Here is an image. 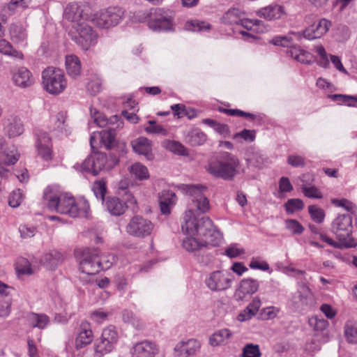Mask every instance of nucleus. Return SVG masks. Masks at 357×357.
<instances>
[{"mask_svg":"<svg viewBox=\"0 0 357 357\" xmlns=\"http://www.w3.org/2000/svg\"><path fill=\"white\" fill-rule=\"evenodd\" d=\"M124 10L119 6H110L93 15V23L99 28L108 29L116 26L124 16Z\"/></svg>","mask_w":357,"mask_h":357,"instance_id":"1a4fd4ad","label":"nucleus"},{"mask_svg":"<svg viewBox=\"0 0 357 357\" xmlns=\"http://www.w3.org/2000/svg\"><path fill=\"white\" fill-rule=\"evenodd\" d=\"M165 148L174 154L183 156H188L189 151L188 149L181 142L174 140H168L164 144Z\"/></svg>","mask_w":357,"mask_h":357,"instance_id":"79ce46f5","label":"nucleus"},{"mask_svg":"<svg viewBox=\"0 0 357 357\" xmlns=\"http://www.w3.org/2000/svg\"><path fill=\"white\" fill-rule=\"evenodd\" d=\"M245 251L243 248H240L238 244L232 243L227 246L222 255H226L229 258H236L242 255H244Z\"/></svg>","mask_w":357,"mask_h":357,"instance_id":"bf43d9fd","label":"nucleus"},{"mask_svg":"<svg viewBox=\"0 0 357 357\" xmlns=\"http://www.w3.org/2000/svg\"><path fill=\"white\" fill-rule=\"evenodd\" d=\"M239 138L248 142H252L256 138V132L254 130L243 129L233 136L234 139L238 140Z\"/></svg>","mask_w":357,"mask_h":357,"instance_id":"69168bd1","label":"nucleus"},{"mask_svg":"<svg viewBox=\"0 0 357 357\" xmlns=\"http://www.w3.org/2000/svg\"><path fill=\"white\" fill-rule=\"evenodd\" d=\"M243 357H260L261 352L258 344H248L243 349Z\"/></svg>","mask_w":357,"mask_h":357,"instance_id":"774afa93","label":"nucleus"},{"mask_svg":"<svg viewBox=\"0 0 357 357\" xmlns=\"http://www.w3.org/2000/svg\"><path fill=\"white\" fill-rule=\"evenodd\" d=\"M66 68L68 74L73 78L79 75L81 72V62L75 55H68L66 57Z\"/></svg>","mask_w":357,"mask_h":357,"instance_id":"c9c22d12","label":"nucleus"},{"mask_svg":"<svg viewBox=\"0 0 357 357\" xmlns=\"http://www.w3.org/2000/svg\"><path fill=\"white\" fill-rule=\"evenodd\" d=\"M309 324L317 332L324 331L328 326L327 320L314 317L309 319Z\"/></svg>","mask_w":357,"mask_h":357,"instance_id":"0e129e2a","label":"nucleus"},{"mask_svg":"<svg viewBox=\"0 0 357 357\" xmlns=\"http://www.w3.org/2000/svg\"><path fill=\"white\" fill-rule=\"evenodd\" d=\"M43 260L49 268L53 269L61 262V255L56 251H52L45 254Z\"/></svg>","mask_w":357,"mask_h":357,"instance_id":"de8ad7c7","label":"nucleus"},{"mask_svg":"<svg viewBox=\"0 0 357 357\" xmlns=\"http://www.w3.org/2000/svg\"><path fill=\"white\" fill-rule=\"evenodd\" d=\"M13 80L21 88L29 87L34 83L32 73L25 67H20L13 73Z\"/></svg>","mask_w":357,"mask_h":357,"instance_id":"5701e85b","label":"nucleus"},{"mask_svg":"<svg viewBox=\"0 0 357 357\" xmlns=\"http://www.w3.org/2000/svg\"><path fill=\"white\" fill-rule=\"evenodd\" d=\"M119 340L117 331L114 326H109L103 329L100 337L93 343L95 356L103 357L111 353L115 348Z\"/></svg>","mask_w":357,"mask_h":357,"instance_id":"0eeeda50","label":"nucleus"},{"mask_svg":"<svg viewBox=\"0 0 357 357\" xmlns=\"http://www.w3.org/2000/svg\"><path fill=\"white\" fill-rule=\"evenodd\" d=\"M271 43L274 45L287 47L289 48L294 46L292 45L293 39L290 35L275 36L271 40Z\"/></svg>","mask_w":357,"mask_h":357,"instance_id":"680f3d73","label":"nucleus"},{"mask_svg":"<svg viewBox=\"0 0 357 357\" xmlns=\"http://www.w3.org/2000/svg\"><path fill=\"white\" fill-rule=\"evenodd\" d=\"M319 238L326 243L328 245L335 248H339V249H342V248H354V244H351L350 243H345V242H343V241H334L333 238H331V237L328 236L326 234H323V233H320L319 234Z\"/></svg>","mask_w":357,"mask_h":357,"instance_id":"603ef678","label":"nucleus"},{"mask_svg":"<svg viewBox=\"0 0 357 357\" xmlns=\"http://www.w3.org/2000/svg\"><path fill=\"white\" fill-rule=\"evenodd\" d=\"M75 33L70 32L69 34L74 40L83 50H88L91 46L96 44L98 34L91 26L84 23H79L75 26Z\"/></svg>","mask_w":357,"mask_h":357,"instance_id":"9b49d317","label":"nucleus"},{"mask_svg":"<svg viewBox=\"0 0 357 357\" xmlns=\"http://www.w3.org/2000/svg\"><path fill=\"white\" fill-rule=\"evenodd\" d=\"M93 191L97 199L103 202L105 200V194L107 192L106 182L104 180L95 181L93 185Z\"/></svg>","mask_w":357,"mask_h":357,"instance_id":"864d4df0","label":"nucleus"},{"mask_svg":"<svg viewBox=\"0 0 357 357\" xmlns=\"http://www.w3.org/2000/svg\"><path fill=\"white\" fill-rule=\"evenodd\" d=\"M31 0H10L3 6L0 19L2 22H6L9 17L18 12H22L28 8Z\"/></svg>","mask_w":357,"mask_h":357,"instance_id":"f3484780","label":"nucleus"},{"mask_svg":"<svg viewBox=\"0 0 357 357\" xmlns=\"http://www.w3.org/2000/svg\"><path fill=\"white\" fill-rule=\"evenodd\" d=\"M26 319L30 327L38 328L40 330L45 329L50 321V317L45 314L35 312L29 313Z\"/></svg>","mask_w":357,"mask_h":357,"instance_id":"c756f323","label":"nucleus"},{"mask_svg":"<svg viewBox=\"0 0 357 357\" xmlns=\"http://www.w3.org/2000/svg\"><path fill=\"white\" fill-rule=\"evenodd\" d=\"M201 344L195 339L178 342L174 347L175 357H189L195 355L200 349Z\"/></svg>","mask_w":357,"mask_h":357,"instance_id":"aec40b11","label":"nucleus"},{"mask_svg":"<svg viewBox=\"0 0 357 357\" xmlns=\"http://www.w3.org/2000/svg\"><path fill=\"white\" fill-rule=\"evenodd\" d=\"M90 112L94 123L100 128H108L109 126L117 125L119 122H123L116 115L107 119L102 113L92 107L90 109Z\"/></svg>","mask_w":357,"mask_h":357,"instance_id":"cd10ccee","label":"nucleus"},{"mask_svg":"<svg viewBox=\"0 0 357 357\" xmlns=\"http://www.w3.org/2000/svg\"><path fill=\"white\" fill-rule=\"evenodd\" d=\"M43 198L49 210L72 218L86 215L89 209L87 201L77 203L74 197L62 194L52 186H47L44 190Z\"/></svg>","mask_w":357,"mask_h":357,"instance_id":"f03ea898","label":"nucleus"},{"mask_svg":"<svg viewBox=\"0 0 357 357\" xmlns=\"http://www.w3.org/2000/svg\"><path fill=\"white\" fill-rule=\"evenodd\" d=\"M153 227L151 220L141 215H135L127 225L126 231L134 237L145 238L151 234Z\"/></svg>","mask_w":357,"mask_h":357,"instance_id":"f8f14e48","label":"nucleus"},{"mask_svg":"<svg viewBox=\"0 0 357 357\" xmlns=\"http://www.w3.org/2000/svg\"><path fill=\"white\" fill-rule=\"evenodd\" d=\"M331 26V22L323 18L307 26L303 31L302 35L303 38L309 40L320 38L328 32Z\"/></svg>","mask_w":357,"mask_h":357,"instance_id":"dca6fc26","label":"nucleus"},{"mask_svg":"<svg viewBox=\"0 0 357 357\" xmlns=\"http://www.w3.org/2000/svg\"><path fill=\"white\" fill-rule=\"evenodd\" d=\"M259 284L257 280L252 278L243 279L236 291V295L240 299H243L246 295L255 294L259 289Z\"/></svg>","mask_w":357,"mask_h":357,"instance_id":"bb28decb","label":"nucleus"},{"mask_svg":"<svg viewBox=\"0 0 357 357\" xmlns=\"http://www.w3.org/2000/svg\"><path fill=\"white\" fill-rule=\"evenodd\" d=\"M0 53L19 59L24 58L22 52L15 50L6 39L0 40Z\"/></svg>","mask_w":357,"mask_h":357,"instance_id":"ea45409f","label":"nucleus"},{"mask_svg":"<svg viewBox=\"0 0 357 357\" xmlns=\"http://www.w3.org/2000/svg\"><path fill=\"white\" fill-rule=\"evenodd\" d=\"M231 279L220 271H214L206 280L207 287L212 291H222L230 287Z\"/></svg>","mask_w":357,"mask_h":357,"instance_id":"a211bd4d","label":"nucleus"},{"mask_svg":"<svg viewBox=\"0 0 357 357\" xmlns=\"http://www.w3.org/2000/svg\"><path fill=\"white\" fill-rule=\"evenodd\" d=\"M199 229L198 236L203 238L201 241L204 243V247L208 245L216 246L219 244L222 237V234L208 217H204Z\"/></svg>","mask_w":357,"mask_h":357,"instance_id":"ddd939ff","label":"nucleus"},{"mask_svg":"<svg viewBox=\"0 0 357 357\" xmlns=\"http://www.w3.org/2000/svg\"><path fill=\"white\" fill-rule=\"evenodd\" d=\"M344 334L347 340L349 343H357V323L347 324L345 326Z\"/></svg>","mask_w":357,"mask_h":357,"instance_id":"6e6d98bb","label":"nucleus"},{"mask_svg":"<svg viewBox=\"0 0 357 357\" xmlns=\"http://www.w3.org/2000/svg\"><path fill=\"white\" fill-rule=\"evenodd\" d=\"M102 203L112 215L120 216L126 211L125 204L116 197H107Z\"/></svg>","mask_w":357,"mask_h":357,"instance_id":"a878e982","label":"nucleus"},{"mask_svg":"<svg viewBox=\"0 0 357 357\" xmlns=\"http://www.w3.org/2000/svg\"><path fill=\"white\" fill-rule=\"evenodd\" d=\"M257 15L259 17L271 21L281 19L286 13L283 6L274 4L260 8L257 11Z\"/></svg>","mask_w":357,"mask_h":357,"instance_id":"4be33fe9","label":"nucleus"},{"mask_svg":"<svg viewBox=\"0 0 357 357\" xmlns=\"http://www.w3.org/2000/svg\"><path fill=\"white\" fill-rule=\"evenodd\" d=\"M36 149L37 155L45 162L51 161L54 157L51 137L47 132L38 130L36 132Z\"/></svg>","mask_w":357,"mask_h":357,"instance_id":"4468645a","label":"nucleus"},{"mask_svg":"<svg viewBox=\"0 0 357 357\" xmlns=\"http://www.w3.org/2000/svg\"><path fill=\"white\" fill-rule=\"evenodd\" d=\"M285 227L293 234H301L304 231V227L302 225L294 219L285 220Z\"/></svg>","mask_w":357,"mask_h":357,"instance_id":"338daca9","label":"nucleus"},{"mask_svg":"<svg viewBox=\"0 0 357 357\" xmlns=\"http://www.w3.org/2000/svg\"><path fill=\"white\" fill-rule=\"evenodd\" d=\"M233 333L229 329H220L213 333L209 338V343L212 347L227 344Z\"/></svg>","mask_w":357,"mask_h":357,"instance_id":"2f4dec72","label":"nucleus"},{"mask_svg":"<svg viewBox=\"0 0 357 357\" xmlns=\"http://www.w3.org/2000/svg\"><path fill=\"white\" fill-rule=\"evenodd\" d=\"M206 140V134L198 128L190 130L184 138L185 142L192 146H201L204 144Z\"/></svg>","mask_w":357,"mask_h":357,"instance_id":"473e14b6","label":"nucleus"},{"mask_svg":"<svg viewBox=\"0 0 357 357\" xmlns=\"http://www.w3.org/2000/svg\"><path fill=\"white\" fill-rule=\"evenodd\" d=\"M158 352V348L155 342L142 341L134 345L132 350V357H155Z\"/></svg>","mask_w":357,"mask_h":357,"instance_id":"412c9836","label":"nucleus"},{"mask_svg":"<svg viewBox=\"0 0 357 357\" xmlns=\"http://www.w3.org/2000/svg\"><path fill=\"white\" fill-rule=\"evenodd\" d=\"M130 172L139 180L147 179L149 177L147 167L139 162L130 166Z\"/></svg>","mask_w":357,"mask_h":357,"instance_id":"a18cd8bd","label":"nucleus"},{"mask_svg":"<svg viewBox=\"0 0 357 357\" xmlns=\"http://www.w3.org/2000/svg\"><path fill=\"white\" fill-rule=\"evenodd\" d=\"M66 116L63 113H58L52 119V121L54 123V127L50 129L51 132H57L62 133L66 130L65 125Z\"/></svg>","mask_w":357,"mask_h":357,"instance_id":"13d9d810","label":"nucleus"},{"mask_svg":"<svg viewBox=\"0 0 357 357\" xmlns=\"http://www.w3.org/2000/svg\"><path fill=\"white\" fill-rule=\"evenodd\" d=\"M134 151L138 154L144 155L149 158L151 147L149 141L146 138H139L132 144Z\"/></svg>","mask_w":357,"mask_h":357,"instance_id":"a19ab883","label":"nucleus"},{"mask_svg":"<svg viewBox=\"0 0 357 357\" xmlns=\"http://www.w3.org/2000/svg\"><path fill=\"white\" fill-rule=\"evenodd\" d=\"M301 190L304 195L307 198L321 199L323 197L321 192L315 186L303 185Z\"/></svg>","mask_w":357,"mask_h":357,"instance_id":"e2e57ef3","label":"nucleus"},{"mask_svg":"<svg viewBox=\"0 0 357 357\" xmlns=\"http://www.w3.org/2000/svg\"><path fill=\"white\" fill-rule=\"evenodd\" d=\"M287 55L303 64H310L312 59V55L309 52L301 49L298 45L288 49L287 50Z\"/></svg>","mask_w":357,"mask_h":357,"instance_id":"7c9ffc66","label":"nucleus"},{"mask_svg":"<svg viewBox=\"0 0 357 357\" xmlns=\"http://www.w3.org/2000/svg\"><path fill=\"white\" fill-rule=\"evenodd\" d=\"M42 84L48 93L57 96L66 90L68 82L62 69L49 66L42 72Z\"/></svg>","mask_w":357,"mask_h":357,"instance_id":"39448f33","label":"nucleus"},{"mask_svg":"<svg viewBox=\"0 0 357 357\" xmlns=\"http://www.w3.org/2000/svg\"><path fill=\"white\" fill-rule=\"evenodd\" d=\"M246 160L249 165L260 169L265 164L266 158L259 152H253L249 155Z\"/></svg>","mask_w":357,"mask_h":357,"instance_id":"09e8293b","label":"nucleus"},{"mask_svg":"<svg viewBox=\"0 0 357 357\" xmlns=\"http://www.w3.org/2000/svg\"><path fill=\"white\" fill-rule=\"evenodd\" d=\"M308 213L311 219L316 223H322L325 218L324 211L316 205H310L308 206Z\"/></svg>","mask_w":357,"mask_h":357,"instance_id":"3c124183","label":"nucleus"},{"mask_svg":"<svg viewBox=\"0 0 357 357\" xmlns=\"http://www.w3.org/2000/svg\"><path fill=\"white\" fill-rule=\"evenodd\" d=\"M4 130L9 137H16L24 132V125L20 118L12 116L8 119Z\"/></svg>","mask_w":357,"mask_h":357,"instance_id":"c85d7f7f","label":"nucleus"},{"mask_svg":"<svg viewBox=\"0 0 357 357\" xmlns=\"http://www.w3.org/2000/svg\"><path fill=\"white\" fill-rule=\"evenodd\" d=\"M176 196L171 190H162L159 196V204L161 213L164 215H169L172 207L176 203Z\"/></svg>","mask_w":357,"mask_h":357,"instance_id":"393cba45","label":"nucleus"},{"mask_svg":"<svg viewBox=\"0 0 357 357\" xmlns=\"http://www.w3.org/2000/svg\"><path fill=\"white\" fill-rule=\"evenodd\" d=\"M328 98L333 101L337 102L340 105L357 107V96L346 94H330Z\"/></svg>","mask_w":357,"mask_h":357,"instance_id":"e433bc0d","label":"nucleus"},{"mask_svg":"<svg viewBox=\"0 0 357 357\" xmlns=\"http://www.w3.org/2000/svg\"><path fill=\"white\" fill-rule=\"evenodd\" d=\"M10 39L15 43H23L27 38L26 29L20 23H13L9 27Z\"/></svg>","mask_w":357,"mask_h":357,"instance_id":"f704fd0d","label":"nucleus"},{"mask_svg":"<svg viewBox=\"0 0 357 357\" xmlns=\"http://www.w3.org/2000/svg\"><path fill=\"white\" fill-rule=\"evenodd\" d=\"M298 297L300 302L305 305H311L313 302L312 293L305 284H301L298 289Z\"/></svg>","mask_w":357,"mask_h":357,"instance_id":"37998d69","label":"nucleus"},{"mask_svg":"<svg viewBox=\"0 0 357 357\" xmlns=\"http://www.w3.org/2000/svg\"><path fill=\"white\" fill-rule=\"evenodd\" d=\"M19 158L20 155L16 152L12 155L6 153L3 161L0 160V176L1 178H8L11 175L10 171L6 168V165H14L19 160Z\"/></svg>","mask_w":357,"mask_h":357,"instance_id":"58836bf2","label":"nucleus"},{"mask_svg":"<svg viewBox=\"0 0 357 357\" xmlns=\"http://www.w3.org/2000/svg\"><path fill=\"white\" fill-rule=\"evenodd\" d=\"M118 162V159L114 155L108 156L104 153H97L88 156L82 163H76L74 168L78 171L96 176L102 170L111 169Z\"/></svg>","mask_w":357,"mask_h":357,"instance_id":"20e7f679","label":"nucleus"},{"mask_svg":"<svg viewBox=\"0 0 357 357\" xmlns=\"http://www.w3.org/2000/svg\"><path fill=\"white\" fill-rule=\"evenodd\" d=\"M24 199V195L20 189L13 190L8 198V204L13 208L18 207Z\"/></svg>","mask_w":357,"mask_h":357,"instance_id":"052dcab7","label":"nucleus"},{"mask_svg":"<svg viewBox=\"0 0 357 357\" xmlns=\"http://www.w3.org/2000/svg\"><path fill=\"white\" fill-rule=\"evenodd\" d=\"M93 340V333L91 325L87 321L81 323L75 341V347L79 350L90 344Z\"/></svg>","mask_w":357,"mask_h":357,"instance_id":"6ab92c4d","label":"nucleus"},{"mask_svg":"<svg viewBox=\"0 0 357 357\" xmlns=\"http://www.w3.org/2000/svg\"><path fill=\"white\" fill-rule=\"evenodd\" d=\"M180 188L190 196L191 202L189 209L184 214L181 229L186 234L198 235L204 217L199 218L198 215L209 209V201L203 193L206 188L202 185H181Z\"/></svg>","mask_w":357,"mask_h":357,"instance_id":"f257e3e1","label":"nucleus"},{"mask_svg":"<svg viewBox=\"0 0 357 357\" xmlns=\"http://www.w3.org/2000/svg\"><path fill=\"white\" fill-rule=\"evenodd\" d=\"M206 169L214 177L231 181L240 172V161L236 155L225 151L216 160L210 161Z\"/></svg>","mask_w":357,"mask_h":357,"instance_id":"7ed1b4c3","label":"nucleus"},{"mask_svg":"<svg viewBox=\"0 0 357 357\" xmlns=\"http://www.w3.org/2000/svg\"><path fill=\"white\" fill-rule=\"evenodd\" d=\"M185 27L188 30L192 31L202 32L207 31L211 29V24L206 22L193 20L188 22Z\"/></svg>","mask_w":357,"mask_h":357,"instance_id":"8fccbe9b","label":"nucleus"},{"mask_svg":"<svg viewBox=\"0 0 357 357\" xmlns=\"http://www.w3.org/2000/svg\"><path fill=\"white\" fill-rule=\"evenodd\" d=\"M86 6L79 5L77 3H69L63 11V18L73 23V28L79 23H84L88 15L84 13Z\"/></svg>","mask_w":357,"mask_h":357,"instance_id":"2eb2a0df","label":"nucleus"},{"mask_svg":"<svg viewBox=\"0 0 357 357\" xmlns=\"http://www.w3.org/2000/svg\"><path fill=\"white\" fill-rule=\"evenodd\" d=\"M100 262V271L109 269L116 261V257L114 255H100L98 250V259Z\"/></svg>","mask_w":357,"mask_h":357,"instance_id":"5fc2aeb1","label":"nucleus"},{"mask_svg":"<svg viewBox=\"0 0 357 357\" xmlns=\"http://www.w3.org/2000/svg\"><path fill=\"white\" fill-rule=\"evenodd\" d=\"M261 306V301L259 298H255L251 303L238 315L237 319L239 321H245L250 319L258 312Z\"/></svg>","mask_w":357,"mask_h":357,"instance_id":"72a5a7b5","label":"nucleus"},{"mask_svg":"<svg viewBox=\"0 0 357 357\" xmlns=\"http://www.w3.org/2000/svg\"><path fill=\"white\" fill-rule=\"evenodd\" d=\"M75 257L82 273L87 275H95L100 272L98 249L85 248L77 250Z\"/></svg>","mask_w":357,"mask_h":357,"instance_id":"6e6552de","label":"nucleus"},{"mask_svg":"<svg viewBox=\"0 0 357 357\" xmlns=\"http://www.w3.org/2000/svg\"><path fill=\"white\" fill-rule=\"evenodd\" d=\"M243 15H245V13L242 12L238 8H232L224 14L222 17V21L227 24L239 25Z\"/></svg>","mask_w":357,"mask_h":357,"instance_id":"4c0bfd02","label":"nucleus"},{"mask_svg":"<svg viewBox=\"0 0 357 357\" xmlns=\"http://www.w3.org/2000/svg\"><path fill=\"white\" fill-rule=\"evenodd\" d=\"M352 218L349 214H342L336 217L331 225V230L340 241L354 244V248L357 243L352 238Z\"/></svg>","mask_w":357,"mask_h":357,"instance_id":"9d476101","label":"nucleus"},{"mask_svg":"<svg viewBox=\"0 0 357 357\" xmlns=\"http://www.w3.org/2000/svg\"><path fill=\"white\" fill-rule=\"evenodd\" d=\"M102 80L98 75L91 76L86 84V90L91 94L96 95L102 89Z\"/></svg>","mask_w":357,"mask_h":357,"instance_id":"49530a36","label":"nucleus"},{"mask_svg":"<svg viewBox=\"0 0 357 357\" xmlns=\"http://www.w3.org/2000/svg\"><path fill=\"white\" fill-rule=\"evenodd\" d=\"M123 124V122H119L117 125L109 126L108 128L102 130L98 133L100 144L107 149H111L114 145L116 130L122 128Z\"/></svg>","mask_w":357,"mask_h":357,"instance_id":"b1692460","label":"nucleus"},{"mask_svg":"<svg viewBox=\"0 0 357 357\" xmlns=\"http://www.w3.org/2000/svg\"><path fill=\"white\" fill-rule=\"evenodd\" d=\"M304 208V203L300 199H289L284 204V208L287 213L292 214L296 211H301Z\"/></svg>","mask_w":357,"mask_h":357,"instance_id":"4d7b16f0","label":"nucleus"},{"mask_svg":"<svg viewBox=\"0 0 357 357\" xmlns=\"http://www.w3.org/2000/svg\"><path fill=\"white\" fill-rule=\"evenodd\" d=\"M183 247L187 251L192 252L204 248V243L195 237L188 236L183 239Z\"/></svg>","mask_w":357,"mask_h":357,"instance_id":"c03bdc74","label":"nucleus"},{"mask_svg":"<svg viewBox=\"0 0 357 357\" xmlns=\"http://www.w3.org/2000/svg\"><path fill=\"white\" fill-rule=\"evenodd\" d=\"M174 14L169 9L155 8L151 10L148 26L154 31H169L174 30Z\"/></svg>","mask_w":357,"mask_h":357,"instance_id":"423d86ee","label":"nucleus"}]
</instances>
